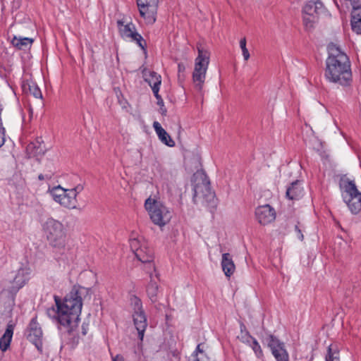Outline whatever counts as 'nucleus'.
<instances>
[{"mask_svg":"<svg viewBox=\"0 0 361 361\" xmlns=\"http://www.w3.org/2000/svg\"><path fill=\"white\" fill-rule=\"evenodd\" d=\"M88 290L82 286H74L63 301L54 296L56 310L54 307L47 310V316L57 324L66 328L71 334L78 327L82 307V298Z\"/></svg>","mask_w":361,"mask_h":361,"instance_id":"f257e3e1","label":"nucleus"},{"mask_svg":"<svg viewBox=\"0 0 361 361\" xmlns=\"http://www.w3.org/2000/svg\"><path fill=\"white\" fill-rule=\"evenodd\" d=\"M43 229L49 244L56 248H64L66 231L63 224L53 218H48L43 224Z\"/></svg>","mask_w":361,"mask_h":361,"instance_id":"f03ea898","label":"nucleus"},{"mask_svg":"<svg viewBox=\"0 0 361 361\" xmlns=\"http://www.w3.org/2000/svg\"><path fill=\"white\" fill-rule=\"evenodd\" d=\"M145 207L152 221L160 227L167 224L172 218L170 209L159 201L149 197L145 200Z\"/></svg>","mask_w":361,"mask_h":361,"instance_id":"7ed1b4c3","label":"nucleus"},{"mask_svg":"<svg viewBox=\"0 0 361 361\" xmlns=\"http://www.w3.org/2000/svg\"><path fill=\"white\" fill-rule=\"evenodd\" d=\"M341 187L344 190V202L353 214H357L361 210V193L358 191L355 181L348 178L341 180Z\"/></svg>","mask_w":361,"mask_h":361,"instance_id":"20e7f679","label":"nucleus"},{"mask_svg":"<svg viewBox=\"0 0 361 361\" xmlns=\"http://www.w3.org/2000/svg\"><path fill=\"white\" fill-rule=\"evenodd\" d=\"M130 305L133 309V319L134 325L137 331L138 337L142 341L147 326L146 314L142 307L141 300L136 295L130 298Z\"/></svg>","mask_w":361,"mask_h":361,"instance_id":"39448f33","label":"nucleus"},{"mask_svg":"<svg viewBox=\"0 0 361 361\" xmlns=\"http://www.w3.org/2000/svg\"><path fill=\"white\" fill-rule=\"evenodd\" d=\"M117 26L121 37L126 39L135 42L143 50L147 45L146 41L137 32L136 27L132 21H128L125 18L117 20Z\"/></svg>","mask_w":361,"mask_h":361,"instance_id":"423d86ee","label":"nucleus"},{"mask_svg":"<svg viewBox=\"0 0 361 361\" xmlns=\"http://www.w3.org/2000/svg\"><path fill=\"white\" fill-rule=\"evenodd\" d=\"M49 192L52 199L61 206L69 209L77 208V199L70 196L68 189H64L61 186L58 185L49 190Z\"/></svg>","mask_w":361,"mask_h":361,"instance_id":"0eeeda50","label":"nucleus"},{"mask_svg":"<svg viewBox=\"0 0 361 361\" xmlns=\"http://www.w3.org/2000/svg\"><path fill=\"white\" fill-rule=\"evenodd\" d=\"M329 56L326 59V68H350L348 56L334 44L328 47Z\"/></svg>","mask_w":361,"mask_h":361,"instance_id":"6e6552de","label":"nucleus"},{"mask_svg":"<svg viewBox=\"0 0 361 361\" xmlns=\"http://www.w3.org/2000/svg\"><path fill=\"white\" fill-rule=\"evenodd\" d=\"M209 181L202 184H197L193 188V202L196 203L198 197H202V200L207 203L208 207L214 208L216 206V198L214 191L212 190Z\"/></svg>","mask_w":361,"mask_h":361,"instance_id":"1a4fd4ad","label":"nucleus"},{"mask_svg":"<svg viewBox=\"0 0 361 361\" xmlns=\"http://www.w3.org/2000/svg\"><path fill=\"white\" fill-rule=\"evenodd\" d=\"M209 181L202 184H197L193 188V202L196 203L198 197H202V200L207 203L208 207L214 208L216 206V198L214 191L212 190Z\"/></svg>","mask_w":361,"mask_h":361,"instance_id":"9d476101","label":"nucleus"},{"mask_svg":"<svg viewBox=\"0 0 361 361\" xmlns=\"http://www.w3.org/2000/svg\"><path fill=\"white\" fill-rule=\"evenodd\" d=\"M27 339L31 342L36 348L39 351H42V337L43 333L41 326L37 322V317H33L26 330Z\"/></svg>","mask_w":361,"mask_h":361,"instance_id":"9b49d317","label":"nucleus"},{"mask_svg":"<svg viewBox=\"0 0 361 361\" xmlns=\"http://www.w3.org/2000/svg\"><path fill=\"white\" fill-rule=\"evenodd\" d=\"M267 342L272 355L276 361H288L289 355L285 348V344L276 336L270 334L267 338Z\"/></svg>","mask_w":361,"mask_h":361,"instance_id":"f8f14e48","label":"nucleus"},{"mask_svg":"<svg viewBox=\"0 0 361 361\" xmlns=\"http://www.w3.org/2000/svg\"><path fill=\"white\" fill-rule=\"evenodd\" d=\"M326 78L334 83L346 85L352 79L351 69H325Z\"/></svg>","mask_w":361,"mask_h":361,"instance_id":"ddd939ff","label":"nucleus"},{"mask_svg":"<svg viewBox=\"0 0 361 361\" xmlns=\"http://www.w3.org/2000/svg\"><path fill=\"white\" fill-rule=\"evenodd\" d=\"M255 216L260 224L267 225L275 219L276 212L269 204H264L256 208Z\"/></svg>","mask_w":361,"mask_h":361,"instance_id":"4468645a","label":"nucleus"},{"mask_svg":"<svg viewBox=\"0 0 361 361\" xmlns=\"http://www.w3.org/2000/svg\"><path fill=\"white\" fill-rule=\"evenodd\" d=\"M31 272V269L28 264L23 265L20 267L18 269L17 273L13 278V287L17 289H20L23 287L30 280Z\"/></svg>","mask_w":361,"mask_h":361,"instance_id":"2eb2a0df","label":"nucleus"},{"mask_svg":"<svg viewBox=\"0 0 361 361\" xmlns=\"http://www.w3.org/2000/svg\"><path fill=\"white\" fill-rule=\"evenodd\" d=\"M140 16L147 25H153L157 20L158 6L137 5Z\"/></svg>","mask_w":361,"mask_h":361,"instance_id":"dca6fc26","label":"nucleus"},{"mask_svg":"<svg viewBox=\"0 0 361 361\" xmlns=\"http://www.w3.org/2000/svg\"><path fill=\"white\" fill-rule=\"evenodd\" d=\"M142 77L144 80L151 87L152 92L159 91L160 85L161 83V78L159 74L154 72L152 69H143Z\"/></svg>","mask_w":361,"mask_h":361,"instance_id":"f3484780","label":"nucleus"},{"mask_svg":"<svg viewBox=\"0 0 361 361\" xmlns=\"http://www.w3.org/2000/svg\"><path fill=\"white\" fill-rule=\"evenodd\" d=\"M300 180H295L287 187L286 195L291 200H298L304 195V189Z\"/></svg>","mask_w":361,"mask_h":361,"instance_id":"a211bd4d","label":"nucleus"},{"mask_svg":"<svg viewBox=\"0 0 361 361\" xmlns=\"http://www.w3.org/2000/svg\"><path fill=\"white\" fill-rule=\"evenodd\" d=\"M153 128L160 140V141L164 145L172 147L175 146V142L169 135V133L161 127V124L158 121L153 123Z\"/></svg>","mask_w":361,"mask_h":361,"instance_id":"6ab92c4d","label":"nucleus"},{"mask_svg":"<svg viewBox=\"0 0 361 361\" xmlns=\"http://www.w3.org/2000/svg\"><path fill=\"white\" fill-rule=\"evenodd\" d=\"M14 327L15 325L13 324L8 323L4 334L0 338V349L3 352L6 351L10 346L13 334Z\"/></svg>","mask_w":361,"mask_h":361,"instance_id":"aec40b11","label":"nucleus"},{"mask_svg":"<svg viewBox=\"0 0 361 361\" xmlns=\"http://www.w3.org/2000/svg\"><path fill=\"white\" fill-rule=\"evenodd\" d=\"M221 267L224 274L230 277L235 271V266L229 253H224L221 259Z\"/></svg>","mask_w":361,"mask_h":361,"instance_id":"412c9836","label":"nucleus"},{"mask_svg":"<svg viewBox=\"0 0 361 361\" xmlns=\"http://www.w3.org/2000/svg\"><path fill=\"white\" fill-rule=\"evenodd\" d=\"M134 253L137 259L142 263H150L153 260V252L147 247L141 246L136 249Z\"/></svg>","mask_w":361,"mask_h":361,"instance_id":"4be33fe9","label":"nucleus"},{"mask_svg":"<svg viewBox=\"0 0 361 361\" xmlns=\"http://www.w3.org/2000/svg\"><path fill=\"white\" fill-rule=\"evenodd\" d=\"M198 56L195 59V68H207L209 61V53L201 45L197 47Z\"/></svg>","mask_w":361,"mask_h":361,"instance_id":"5701e85b","label":"nucleus"},{"mask_svg":"<svg viewBox=\"0 0 361 361\" xmlns=\"http://www.w3.org/2000/svg\"><path fill=\"white\" fill-rule=\"evenodd\" d=\"M34 42L32 38L30 37H21L14 36L11 40V43L13 47L18 49H27L29 48L32 42Z\"/></svg>","mask_w":361,"mask_h":361,"instance_id":"b1692460","label":"nucleus"},{"mask_svg":"<svg viewBox=\"0 0 361 361\" xmlns=\"http://www.w3.org/2000/svg\"><path fill=\"white\" fill-rule=\"evenodd\" d=\"M351 15L352 30L357 34H361V8L353 9Z\"/></svg>","mask_w":361,"mask_h":361,"instance_id":"393cba45","label":"nucleus"},{"mask_svg":"<svg viewBox=\"0 0 361 361\" xmlns=\"http://www.w3.org/2000/svg\"><path fill=\"white\" fill-rule=\"evenodd\" d=\"M325 361H340V348L336 344H331L328 346Z\"/></svg>","mask_w":361,"mask_h":361,"instance_id":"a878e982","label":"nucleus"},{"mask_svg":"<svg viewBox=\"0 0 361 361\" xmlns=\"http://www.w3.org/2000/svg\"><path fill=\"white\" fill-rule=\"evenodd\" d=\"M322 9V4L320 1H309L303 8L302 13L317 15Z\"/></svg>","mask_w":361,"mask_h":361,"instance_id":"bb28decb","label":"nucleus"},{"mask_svg":"<svg viewBox=\"0 0 361 361\" xmlns=\"http://www.w3.org/2000/svg\"><path fill=\"white\" fill-rule=\"evenodd\" d=\"M151 281L147 286V293L152 302H155L157 300V293L159 286L157 282L152 280V275L150 274Z\"/></svg>","mask_w":361,"mask_h":361,"instance_id":"cd10ccee","label":"nucleus"},{"mask_svg":"<svg viewBox=\"0 0 361 361\" xmlns=\"http://www.w3.org/2000/svg\"><path fill=\"white\" fill-rule=\"evenodd\" d=\"M207 69H194L192 73L193 81L195 85L200 90L204 82Z\"/></svg>","mask_w":361,"mask_h":361,"instance_id":"c85d7f7f","label":"nucleus"},{"mask_svg":"<svg viewBox=\"0 0 361 361\" xmlns=\"http://www.w3.org/2000/svg\"><path fill=\"white\" fill-rule=\"evenodd\" d=\"M27 151L31 157H35L44 154V150L40 147V145L37 146L36 143L34 142H31L27 145Z\"/></svg>","mask_w":361,"mask_h":361,"instance_id":"c756f323","label":"nucleus"},{"mask_svg":"<svg viewBox=\"0 0 361 361\" xmlns=\"http://www.w3.org/2000/svg\"><path fill=\"white\" fill-rule=\"evenodd\" d=\"M317 19V15L316 14H306L303 13V23L304 25L307 29H310L313 27L314 23Z\"/></svg>","mask_w":361,"mask_h":361,"instance_id":"7c9ffc66","label":"nucleus"},{"mask_svg":"<svg viewBox=\"0 0 361 361\" xmlns=\"http://www.w3.org/2000/svg\"><path fill=\"white\" fill-rule=\"evenodd\" d=\"M153 93L157 100V104L158 106H159V112L161 113V115L166 116L167 109L164 106V100L159 94V91H157V90L156 89V91H154Z\"/></svg>","mask_w":361,"mask_h":361,"instance_id":"2f4dec72","label":"nucleus"},{"mask_svg":"<svg viewBox=\"0 0 361 361\" xmlns=\"http://www.w3.org/2000/svg\"><path fill=\"white\" fill-rule=\"evenodd\" d=\"M249 346L252 349L255 355L258 358H261L263 357V352L262 348L256 339H255Z\"/></svg>","mask_w":361,"mask_h":361,"instance_id":"473e14b6","label":"nucleus"},{"mask_svg":"<svg viewBox=\"0 0 361 361\" xmlns=\"http://www.w3.org/2000/svg\"><path fill=\"white\" fill-rule=\"evenodd\" d=\"M238 338L240 339V341L248 345H250L252 341L255 339L250 334V333L247 331H245V332H243V334L238 336Z\"/></svg>","mask_w":361,"mask_h":361,"instance_id":"72a5a7b5","label":"nucleus"},{"mask_svg":"<svg viewBox=\"0 0 361 361\" xmlns=\"http://www.w3.org/2000/svg\"><path fill=\"white\" fill-rule=\"evenodd\" d=\"M29 90L30 92L35 97V98H42V94L41 92V90L39 88V87L35 84L32 83L31 85H29Z\"/></svg>","mask_w":361,"mask_h":361,"instance_id":"f704fd0d","label":"nucleus"},{"mask_svg":"<svg viewBox=\"0 0 361 361\" xmlns=\"http://www.w3.org/2000/svg\"><path fill=\"white\" fill-rule=\"evenodd\" d=\"M240 47L242 50L243 58L245 61H247L250 58V54L246 48V39L244 37L240 41Z\"/></svg>","mask_w":361,"mask_h":361,"instance_id":"c9c22d12","label":"nucleus"},{"mask_svg":"<svg viewBox=\"0 0 361 361\" xmlns=\"http://www.w3.org/2000/svg\"><path fill=\"white\" fill-rule=\"evenodd\" d=\"M83 185L81 184L77 185L72 189H68L71 197H73L74 199H77V195L83 190Z\"/></svg>","mask_w":361,"mask_h":361,"instance_id":"e433bc0d","label":"nucleus"},{"mask_svg":"<svg viewBox=\"0 0 361 361\" xmlns=\"http://www.w3.org/2000/svg\"><path fill=\"white\" fill-rule=\"evenodd\" d=\"M159 0H137V5L159 6Z\"/></svg>","mask_w":361,"mask_h":361,"instance_id":"4c0bfd02","label":"nucleus"},{"mask_svg":"<svg viewBox=\"0 0 361 361\" xmlns=\"http://www.w3.org/2000/svg\"><path fill=\"white\" fill-rule=\"evenodd\" d=\"M295 231L297 233L298 238L300 240H303V226L299 222L295 226Z\"/></svg>","mask_w":361,"mask_h":361,"instance_id":"58836bf2","label":"nucleus"},{"mask_svg":"<svg viewBox=\"0 0 361 361\" xmlns=\"http://www.w3.org/2000/svg\"><path fill=\"white\" fill-rule=\"evenodd\" d=\"M200 346H201V344H198L197 345V348L192 354L194 356H197L198 353H203V350L200 348Z\"/></svg>","mask_w":361,"mask_h":361,"instance_id":"ea45409f","label":"nucleus"},{"mask_svg":"<svg viewBox=\"0 0 361 361\" xmlns=\"http://www.w3.org/2000/svg\"><path fill=\"white\" fill-rule=\"evenodd\" d=\"M88 331V324H85V323L82 325V335H86Z\"/></svg>","mask_w":361,"mask_h":361,"instance_id":"a19ab883","label":"nucleus"},{"mask_svg":"<svg viewBox=\"0 0 361 361\" xmlns=\"http://www.w3.org/2000/svg\"><path fill=\"white\" fill-rule=\"evenodd\" d=\"M112 361H124V358L121 355H116L112 357Z\"/></svg>","mask_w":361,"mask_h":361,"instance_id":"79ce46f5","label":"nucleus"},{"mask_svg":"<svg viewBox=\"0 0 361 361\" xmlns=\"http://www.w3.org/2000/svg\"><path fill=\"white\" fill-rule=\"evenodd\" d=\"M51 178V176H49V175H43V174H39L38 176V179L39 180H43L44 179H50Z\"/></svg>","mask_w":361,"mask_h":361,"instance_id":"37998d69","label":"nucleus"},{"mask_svg":"<svg viewBox=\"0 0 361 361\" xmlns=\"http://www.w3.org/2000/svg\"><path fill=\"white\" fill-rule=\"evenodd\" d=\"M116 94L117 96L118 99H121L120 97H122V93L119 89H115Z\"/></svg>","mask_w":361,"mask_h":361,"instance_id":"c03bdc74","label":"nucleus"},{"mask_svg":"<svg viewBox=\"0 0 361 361\" xmlns=\"http://www.w3.org/2000/svg\"><path fill=\"white\" fill-rule=\"evenodd\" d=\"M245 331H247V330H246V326H245V324H244L241 323V324H240V331H241V334H243V332H245Z\"/></svg>","mask_w":361,"mask_h":361,"instance_id":"a18cd8bd","label":"nucleus"},{"mask_svg":"<svg viewBox=\"0 0 361 361\" xmlns=\"http://www.w3.org/2000/svg\"><path fill=\"white\" fill-rule=\"evenodd\" d=\"M137 243L138 242L136 240H133L131 243V247H133V246H135Z\"/></svg>","mask_w":361,"mask_h":361,"instance_id":"49530a36","label":"nucleus"},{"mask_svg":"<svg viewBox=\"0 0 361 361\" xmlns=\"http://www.w3.org/2000/svg\"><path fill=\"white\" fill-rule=\"evenodd\" d=\"M118 100L119 104H121V105H123V104H124L127 103V102H126V100H123H123H121V99H118Z\"/></svg>","mask_w":361,"mask_h":361,"instance_id":"de8ad7c7","label":"nucleus"},{"mask_svg":"<svg viewBox=\"0 0 361 361\" xmlns=\"http://www.w3.org/2000/svg\"><path fill=\"white\" fill-rule=\"evenodd\" d=\"M118 100L119 104H121V105H123V104H124L127 103V102H126V100H123H123H121V99H118Z\"/></svg>","mask_w":361,"mask_h":361,"instance_id":"09e8293b","label":"nucleus"},{"mask_svg":"<svg viewBox=\"0 0 361 361\" xmlns=\"http://www.w3.org/2000/svg\"><path fill=\"white\" fill-rule=\"evenodd\" d=\"M195 361H200L198 358H195Z\"/></svg>","mask_w":361,"mask_h":361,"instance_id":"8fccbe9b","label":"nucleus"}]
</instances>
